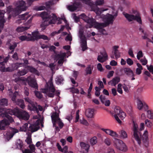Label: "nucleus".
<instances>
[{
  "label": "nucleus",
  "instance_id": "nucleus-1",
  "mask_svg": "<svg viewBox=\"0 0 153 153\" xmlns=\"http://www.w3.org/2000/svg\"><path fill=\"white\" fill-rule=\"evenodd\" d=\"M9 114L14 115L19 119L25 120H28L30 117L27 112L21 109H9L5 111L3 108H0V116L2 117H6L0 121V130H5L6 126H9L10 123L14 121L13 118Z\"/></svg>",
  "mask_w": 153,
  "mask_h": 153
},
{
  "label": "nucleus",
  "instance_id": "nucleus-2",
  "mask_svg": "<svg viewBox=\"0 0 153 153\" xmlns=\"http://www.w3.org/2000/svg\"><path fill=\"white\" fill-rule=\"evenodd\" d=\"M144 128V124L141 123L140 125V127L139 128L137 124L134 121H133V127L132 130L133 131L134 137L137 141L138 144L140 145L141 141H142L144 145L146 147L149 145L148 138V132L147 131H145L143 135L140 132Z\"/></svg>",
  "mask_w": 153,
  "mask_h": 153
},
{
  "label": "nucleus",
  "instance_id": "nucleus-3",
  "mask_svg": "<svg viewBox=\"0 0 153 153\" xmlns=\"http://www.w3.org/2000/svg\"><path fill=\"white\" fill-rule=\"evenodd\" d=\"M25 4V1L22 0L16 2V8H13L11 6L7 7V11L10 14L8 17V19H10L11 16L15 17L20 13L22 11L26 10L27 7L26 6Z\"/></svg>",
  "mask_w": 153,
  "mask_h": 153
},
{
  "label": "nucleus",
  "instance_id": "nucleus-4",
  "mask_svg": "<svg viewBox=\"0 0 153 153\" xmlns=\"http://www.w3.org/2000/svg\"><path fill=\"white\" fill-rule=\"evenodd\" d=\"M55 89L53 87L52 82H50L49 84L46 83L45 85V88L43 90L42 92L45 93L49 97H53L54 96Z\"/></svg>",
  "mask_w": 153,
  "mask_h": 153
},
{
  "label": "nucleus",
  "instance_id": "nucleus-5",
  "mask_svg": "<svg viewBox=\"0 0 153 153\" xmlns=\"http://www.w3.org/2000/svg\"><path fill=\"white\" fill-rule=\"evenodd\" d=\"M114 112L115 113L114 117L115 119L118 123H121V121L119 119L118 116L121 120H123L126 117L125 113L121 109L120 107L117 106L115 107Z\"/></svg>",
  "mask_w": 153,
  "mask_h": 153
},
{
  "label": "nucleus",
  "instance_id": "nucleus-6",
  "mask_svg": "<svg viewBox=\"0 0 153 153\" xmlns=\"http://www.w3.org/2000/svg\"><path fill=\"white\" fill-rule=\"evenodd\" d=\"M104 0H97L96 2V5H92L91 7V10L94 11L98 16H100L103 11L106 10V9L102 10L99 8L97 5H100L104 3Z\"/></svg>",
  "mask_w": 153,
  "mask_h": 153
},
{
  "label": "nucleus",
  "instance_id": "nucleus-7",
  "mask_svg": "<svg viewBox=\"0 0 153 153\" xmlns=\"http://www.w3.org/2000/svg\"><path fill=\"white\" fill-rule=\"evenodd\" d=\"M113 15L108 14V15H105L103 17V20L105 22V26H107L110 24H112L113 22V19L114 17H116L118 14V11H116L115 12H113Z\"/></svg>",
  "mask_w": 153,
  "mask_h": 153
},
{
  "label": "nucleus",
  "instance_id": "nucleus-8",
  "mask_svg": "<svg viewBox=\"0 0 153 153\" xmlns=\"http://www.w3.org/2000/svg\"><path fill=\"white\" fill-rule=\"evenodd\" d=\"M114 146L117 149L123 152L127 150V146L122 140L116 139L114 141Z\"/></svg>",
  "mask_w": 153,
  "mask_h": 153
},
{
  "label": "nucleus",
  "instance_id": "nucleus-9",
  "mask_svg": "<svg viewBox=\"0 0 153 153\" xmlns=\"http://www.w3.org/2000/svg\"><path fill=\"white\" fill-rule=\"evenodd\" d=\"M40 16L44 20L41 25V27H46L49 25L51 24L49 22V19L51 17L48 16L47 12L45 11L42 12L40 14Z\"/></svg>",
  "mask_w": 153,
  "mask_h": 153
},
{
  "label": "nucleus",
  "instance_id": "nucleus-10",
  "mask_svg": "<svg viewBox=\"0 0 153 153\" xmlns=\"http://www.w3.org/2000/svg\"><path fill=\"white\" fill-rule=\"evenodd\" d=\"M32 37H27L26 36H22L19 37V38H48L47 36L44 35H41L38 31H35L32 33Z\"/></svg>",
  "mask_w": 153,
  "mask_h": 153
},
{
  "label": "nucleus",
  "instance_id": "nucleus-11",
  "mask_svg": "<svg viewBox=\"0 0 153 153\" xmlns=\"http://www.w3.org/2000/svg\"><path fill=\"white\" fill-rule=\"evenodd\" d=\"M100 53L101 55L98 56L97 59L99 62H103L108 59V56L105 50L103 52H100Z\"/></svg>",
  "mask_w": 153,
  "mask_h": 153
},
{
  "label": "nucleus",
  "instance_id": "nucleus-12",
  "mask_svg": "<svg viewBox=\"0 0 153 153\" xmlns=\"http://www.w3.org/2000/svg\"><path fill=\"white\" fill-rule=\"evenodd\" d=\"M80 5V2H74L73 4L68 6L67 8L70 11L73 12L79 8Z\"/></svg>",
  "mask_w": 153,
  "mask_h": 153
},
{
  "label": "nucleus",
  "instance_id": "nucleus-13",
  "mask_svg": "<svg viewBox=\"0 0 153 153\" xmlns=\"http://www.w3.org/2000/svg\"><path fill=\"white\" fill-rule=\"evenodd\" d=\"M137 107L139 109L141 110L144 108L145 111L147 110L148 106L144 102H142L140 100H138L137 102Z\"/></svg>",
  "mask_w": 153,
  "mask_h": 153
},
{
  "label": "nucleus",
  "instance_id": "nucleus-14",
  "mask_svg": "<svg viewBox=\"0 0 153 153\" xmlns=\"http://www.w3.org/2000/svg\"><path fill=\"white\" fill-rule=\"evenodd\" d=\"M65 53H62L58 54L55 55V58L58 60V63L59 64H62L63 63L64 57L65 56Z\"/></svg>",
  "mask_w": 153,
  "mask_h": 153
},
{
  "label": "nucleus",
  "instance_id": "nucleus-15",
  "mask_svg": "<svg viewBox=\"0 0 153 153\" xmlns=\"http://www.w3.org/2000/svg\"><path fill=\"white\" fill-rule=\"evenodd\" d=\"M28 83L31 87L36 89L38 88V85L35 79L30 78L28 79Z\"/></svg>",
  "mask_w": 153,
  "mask_h": 153
},
{
  "label": "nucleus",
  "instance_id": "nucleus-16",
  "mask_svg": "<svg viewBox=\"0 0 153 153\" xmlns=\"http://www.w3.org/2000/svg\"><path fill=\"white\" fill-rule=\"evenodd\" d=\"M51 118L53 126H54L56 125L57 121L60 119L59 118L58 114L56 112L53 114L51 116Z\"/></svg>",
  "mask_w": 153,
  "mask_h": 153
},
{
  "label": "nucleus",
  "instance_id": "nucleus-17",
  "mask_svg": "<svg viewBox=\"0 0 153 153\" xmlns=\"http://www.w3.org/2000/svg\"><path fill=\"white\" fill-rule=\"evenodd\" d=\"M120 78L118 76H116L108 82L109 85L115 86L120 81Z\"/></svg>",
  "mask_w": 153,
  "mask_h": 153
},
{
  "label": "nucleus",
  "instance_id": "nucleus-18",
  "mask_svg": "<svg viewBox=\"0 0 153 153\" xmlns=\"http://www.w3.org/2000/svg\"><path fill=\"white\" fill-rule=\"evenodd\" d=\"M122 71L126 75L129 77L135 76L132 70L129 68H125L122 69Z\"/></svg>",
  "mask_w": 153,
  "mask_h": 153
},
{
  "label": "nucleus",
  "instance_id": "nucleus-19",
  "mask_svg": "<svg viewBox=\"0 0 153 153\" xmlns=\"http://www.w3.org/2000/svg\"><path fill=\"white\" fill-rule=\"evenodd\" d=\"M28 13L26 12L24 14L19 15V16L20 19L17 20L16 22H18L20 20H25L26 21L29 17L31 16Z\"/></svg>",
  "mask_w": 153,
  "mask_h": 153
},
{
  "label": "nucleus",
  "instance_id": "nucleus-20",
  "mask_svg": "<svg viewBox=\"0 0 153 153\" xmlns=\"http://www.w3.org/2000/svg\"><path fill=\"white\" fill-rule=\"evenodd\" d=\"M86 39H80L81 47L82 48V50L84 51L88 48L87 46Z\"/></svg>",
  "mask_w": 153,
  "mask_h": 153
},
{
  "label": "nucleus",
  "instance_id": "nucleus-21",
  "mask_svg": "<svg viewBox=\"0 0 153 153\" xmlns=\"http://www.w3.org/2000/svg\"><path fill=\"white\" fill-rule=\"evenodd\" d=\"M94 109L89 108L87 109L85 111V114L88 118H92L93 117Z\"/></svg>",
  "mask_w": 153,
  "mask_h": 153
},
{
  "label": "nucleus",
  "instance_id": "nucleus-22",
  "mask_svg": "<svg viewBox=\"0 0 153 153\" xmlns=\"http://www.w3.org/2000/svg\"><path fill=\"white\" fill-rule=\"evenodd\" d=\"M118 48L119 46H114L113 47L112 53H114L116 59L119 58L120 56V53L118 50Z\"/></svg>",
  "mask_w": 153,
  "mask_h": 153
},
{
  "label": "nucleus",
  "instance_id": "nucleus-23",
  "mask_svg": "<svg viewBox=\"0 0 153 153\" xmlns=\"http://www.w3.org/2000/svg\"><path fill=\"white\" fill-rule=\"evenodd\" d=\"M47 15L48 16H50L51 17L49 19L50 23L51 24L55 23L56 22L57 20V16L54 13H52L51 15H50L47 13Z\"/></svg>",
  "mask_w": 153,
  "mask_h": 153
},
{
  "label": "nucleus",
  "instance_id": "nucleus-24",
  "mask_svg": "<svg viewBox=\"0 0 153 153\" xmlns=\"http://www.w3.org/2000/svg\"><path fill=\"white\" fill-rule=\"evenodd\" d=\"M31 107H30V106L28 105V107H30L31 111H36V113H39V110L38 108V105L36 102H33L32 104H31Z\"/></svg>",
  "mask_w": 153,
  "mask_h": 153
},
{
  "label": "nucleus",
  "instance_id": "nucleus-25",
  "mask_svg": "<svg viewBox=\"0 0 153 153\" xmlns=\"http://www.w3.org/2000/svg\"><path fill=\"white\" fill-rule=\"evenodd\" d=\"M26 68H28L29 71L30 72L33 73L37 76H39V73L38 71L33 66H27Z\"/></svg>",
  "mask_w": 153,
  "mask_h": 153
},
{
  "label": "nucleus",
  "instance_id": "nucleus-26",
  "mask_svg": "<svg viewBox=\"0 0 153 153\" xmlns=\"http://www.w3.org/2000/svg\"><path fill=\"white\" fill-rule=\"evenodd\" d=\"M8 105V100L5 98H3L0 100V108H3L4 110L5 111H7L8 109H6L3 107H1V106H7Z\"/></svg>",
  "mask_w": 153,
  "mask_h": 153
},
{
  "label": "nucleus",
  "instance_id": "nucleus-27",
  "mask_svg": "<svg viewBox=\"0 0 153 153\" xmlns=\"http://www.w3.org/2000/svg\"><path fill=\"white\" fill-rule=\"evenodd\" d=\"M29 128L31 129L32 132H34L37 131L40 128L39 124H30V126H29Z\"/></svg>",
  "mask_w": 153,
  "mask_h": 153
},
{
  "label": "nucleus",
  "instance_id": "nucleus-28",
  "mask_svg": "<svg viewBox=\"0 0 153 153\" xmlns=\"http://www.w3.org/2000/svg\"><path fill=\"white\" fill-rule=\"evenodd\" d=\"M9 59L8 57L4 58V56H0V65L4 66Z\"/></svg>",
  "mask_w": 153,
  "mask_h": 153
},
{
  "label": "nucleus",
  "instance_id": "nucleus-29",
  "mask_svg": "<svg viewBox=\"0 0 153 153\" xmlns=\"http://www.w3.org/2000/svg\"><path fill=\"white\" fill-rule=\"evenodd\" d=\"M23 65V63L16 62L13 64L11 65V67L13 71L17 69L19 67L22 66Z\"/></svg>",
  "mask_w": 153,
  "mask_h": 153
},
{
  "label": "nucleus",
  "instance_id": "nucleus-30",
  "mask_svg": "<svg viewBox=\"0 0 153 153\" xmlns=\"http://www.w3.org/2000/svg\"><path fill=\"white\" fill-rule=\"evenodd\" d=\"M16 104L19 106L20 107L23 109L25 108V105L24 101L22 99H17L15 102Z\"/></svg>",
  "mask_w": 153,
  "mask_h": 153
},
{
  "label": "nucleus",
  "instance_id": "nucleus-31",
  "mask_svg": "<svg viewBox=\"0 0 153 153\" xmlns=\"http://www.w3.org/2000/svg\"><path fill=\"white\" fill-rule=\"evenodd\" d=\"M10 133L8 135V137L10 138H11L16 133L18 132V129L11 128H10Z\"/></svg>",
  "mask_w": 153,
  "mask_h": 153
},
{
  "label": "nucleus",
  "instance_id": "nucleus-32",
  "mask_svg": "<svg viewBox=\"0 0 153 153\" xmlns=\"http://www.w3.org/2000/svg\"><path fill=\"white\" fill-rule=\"evenodd\" d=\"M80 145L82 149L84 150L86 152H88L90 147L89 145L86 144L83 142H81Z\"/></svg>",
  "mask_w": 153,
  "mask_h": 153
},
{
  "label": "nucleus",
  "instance_id": "nucleus-33",
  "mask_svg": "<svg viewBox=\"0 0 153 153\" xmlns=\"http://www.w3.org/2000/svg\"><path fill=\"white\" fill-rule=\"evenodd\" d=\"M1 66V67H0V70L1 71L3 72H12L13 71V70L12 69L11 66L7 68H5L4 66Z\"/></svg>",
  "mask_w": 153,
  "mask_h": 153
},
{
  "label": "nucleus",
  "instance_id": "nucleus-34",
  "mask_svg": "<svg viewBox=\"0 0 153 153\" xmlns=\"http://www.w3.org/2000/svg\"><path fill=\"white\" fill-rule=\"evenodd\" d=\"M123 14L129 22H131L133 20H134L135 18V16L133 15L129 14L127 13Z\"/></svg>",
  "mask_w": 153,
  "mask_h": 153
},
{
  "label": "nucleus",
  "instance_id": "nucleus-35",
  "mask_svg": "<svg viewBox=\"0 0 153 153\" xmlns=\"http://www.w3.org/2000/svg\"><path fill=\"white\" fill-rule=\"evenodd\" d=\"M93 69V66L91 65H89L86 68L85 71L86 73V75L89 74L91 75L92 74V71Z\"/></svg>",
  "mask_w": 153,
  "mask_h": 153
},
{
  "label": "nucleus",
  "instance_id": "nucleus-36",
  "mask_svg": "<svg viewBox=\"0 0 153 153\" xmlns=\"http://www.w3.org/2000/svg\"><path fill=\"white\" fill-rule=\"evenodd\" d=\"M96 22L94 19L91 18H89L88 17V18L85 21V22L89 24L91 26H93L94 24Z\"/></svg>",
  "mask_w": 153,
  "mask_h": 153
},
{
  "label": "nucleus",
  "instance_id": "nucleus-37",
  "mask_svg": "<svg viewBox=\"0 0 153 153\" xmlns=\"http://www.w3.org/2000/svg\"><path fill=\"white\" fill-rule=\"evenodd\" d=\"M105 24H104V23H100L95 22L93 26L95 28L99 29L101 27H106L105 26Z\"/></svg>",
  "mask_w": 153,
  "mask_h": 153
},
{
  "label": "nucleus",
  "instance_id": "nucleus-38",
  "mask_svg": "<svg viewBox=\"0 0 153 153\" xmlns=\"http://www.w3.org/2000/svg\"><path fill=\"white\" fill-rule=\"evenodd\" d=\"M64 79L61 76H59L56 77V82L57 84H61L64 81Z\"/></svg>",
  "mask_w": 153,
  "mask_h": 153
},
{
  "label": "nucleus",
  "instance_id": "nucleus-39",
  "mask_svg": "<svg viewBox=\"0 0 153 153\" xmlns=\"http://www.w3.org/2000/svg\"><path fill=\"white\" fill-rule=\"evenodd\" d=\"M10 41H8V42H9V49L10 50H14L15 48L17 47V44H19V43H16L14 42L13 43V45H12L11 43H10Z\"/></svg>",
  "mask_w": 153,
  "mask_h": 153
},
{
  "label": "nucleus",
  "instance_id": "nucleus-40",
  "mask_svg": "<svg viewBox=\"0 0 153 153\" xmlns=\"http://www.w3.org/2000/svg\"><path fill=\"white\" fill-rule=\"evenodd\" d=\"M97 142V138L96 137L94 136L90 139V143L91 145L94 146L96 144Z\"/></svg>",
  "mask_w": 153,
  "mask_h": 153
},
{
  "label": "nucleus",
  "instance_id": "nucleus-41",
  "mask_svg": "<svg viewBox=\"0 0 153 153\" xmlns=\"http://www.w3.org/2000/svg\"><path fill=\"white\" fill-rule=\"evenodd\" d=\"M29 27H18L16 29V31L18 32H22L26 30L29 28Z\"/></svg>",
  "mask_w": 153,
  "mask_h": 153
},
{
  "label": "nucleus",
  "instance_id": "nucleus-42",
  "mask_svg": "<svg viewBox=\"0 0 153 153\" xmlns=\"http://www.w3.org/2000/svg\"><path fill=\"white\" fill-rule=\"evenodd\" d=\"M28 72L27 70L24 69L22 70H19L18 72V74L20 76H23L25 75Z\"/></svg>",
  "mask_w": 153,
  "mask_h": 153
},
{
  "label": "nucleus",
  "instance_id": "nucleus-43",
  "mask_svg": "<svg viewBox=\"0 0 153 153\" xmlns=\"http://www.w3.org/2000/svg\"><path fill=\"white\" fill-rule=\"evenodd\" d=\"M120 134L121 137L123 138H126L127 137V134L124 130H121L120 131Z\"/></svg>",
  "mask_w": 153,
  "mask_h": 153
},
{
  "label": "nucleus",
  "instance_id": "nucleus-44",
  "mask_svg": "<svg viewBox=\"0 0 153 153\" xmlns=\"http://www.w3.org/2000/svg\"><path fill=\"white\" fill-rule=\"evenodd\" d=\"M28 124L27 123L24 124L23 125L20 127V129L21 131L25 132L27 131L28 128Z\"/></svg>",
  "mask_w": 153,
  "mask_h": 153
},
{
  "label": "nucleus",
  "instance_id": "nucleus-45",
  "mask_svg": "<svg viewBox=\"0 0 153 153\" xmlns=\"http://www.w3.org/2000/svg\"><path fill=\"white\" fill-rule=\"evenodd\" d=\"M147 117L150 119H152L153 118V111L149 110L147 111Z\"/></svg>",
  "mask_w": 153,
  "mask_h": 153
},
{
  "label": "nucleus",
  "instance_id": "nucleus-46",
  "mask_svg": "<svg viewBox=\"0 0 153 153\" xmlns=\"http://www.w3.org/2000/svg\"><path fill=\"white\" fill-rule=\"evenodd\" d=\"M18 94V92L17 91H15L12 97L11 100L14 102H15L16 101V96Z\"/></svg>",
  "mask_w": 153,
  "mask_h": 153
},
{
  "label": "nucleus",
  "instance_id": "nucleus-47",
  "mask_svg": "<svg viewBox=\"0 0 153 153\" xmlns=\"http://www.w3.org/2000/svg\"><path fill=\"white\" fill-rule=\"evenodd\" d=\"M135 18L134 20H136L140 24H142V21L140 15L135 16Z\"/></svg>",
  "mask_w": 153,
  "mask_h": 153
},
{
  "label": "nucleus",
  "instance_id": "nucleus-48",
  "mask_svg": "<svg viewBox=\"0 0 153 153\" xmlns=\"http://www.w3.org/2000/svg\"><path fill=\"white\" fill-rule=\"evenodd\" d=\"M28 59H32L35 62L37 63L38 64H42L43 65H45V63L44 62H41L38 60L35 59L34 58H31L28 57Z\"/></svg>",
  "mask_w": 153,
  "mask_h": 153
},
{
  "label": "nucleus",
  "instance_id": "nucleus-49",
  "mask_svg": "<svg viewBox=\"0 0 153 153\" xmlns=\"http://www.w3.org/2000/svg\"><path fill=\"white\" fill-rule=\"evenodd\" d=\"M29 147L30 149V150L33 153L35 152L36 150L35 147L33 144H31L29 145Z\"/></svg>",
  "mask_w": 153,
  "mask_h": 153
},
{
  "label": "nucleus",
  "instance_id": "nucleus-50",
  "mask_svg": "<svg viewBox=\"0 0 153 153\" xmlns=\"http://www.w3.org/2000/svg\"><path fill=\"white\" fill-rule=\"evenodd\" d=\"M16 146L18 148L22 151V147L23 146V143L22 142L20 141L19 143H17Z\"/></svg>",
  "mask_w": 153,
  "mask_h": 153
},
{
  "label": "nucleus",
  "instance_id": "nucleus-51",
  "mask_svg": "<svg viewBox=\"0 0 153 153\" xmlns=\"http://www.w3.org/2000/svg\"><path fill=\"white\" fill-rule=\"evenodd\" d=\"M25 101L26 102H27L29 103L30 104H31L33 102V101L30 98L27 96L26 97H25L24 98Z\"/></svg>",
  "mask_w": 153,
  "mask_h": 153
},
{
  "label": "nucleus",
  "instance_id": "nucleus-52",
  "mask_svg": "<svg viewBox=\"0 0 153 153\" xmlns=\"http://www.w3.org/2000/svg\"><path fill=\"white\" fill-rule=\"evenodd\" d=\"M145 123L146 125L148 127H151L152 125V123L148 119L145 120Z\"/></svg>",
  "mask_w": 153,
  "mask_h": 153
},
{
  "label": "nucleus",
  "instance_id": "nucleus-53",
  "mask_svg": "<svg viewBox=\"0 0 153 153\" xmlns=\"http://www.w3.org/2000/svg\"><path fill=\"white\" fill-rule=\"evenodd\" d=\"M46 8L45 6H41L39 7H35V10L37 11L42 10H44Z\"/></svg>",
  "mask_w": 153,
  "mask_h": 153
},
{
  "label": "nucleus",
  "instance_id": "nucleus-54",
  "mask_svg": "<svg viewBox=\"0 0 153 153\" xmlns=\"http://www.w3.org/2000/svg\"><path fill=\"white\" fill-rule=\"evenodd\" d=\"M6 22V21L4 19H0V27L2 28H3L4 24Z\"/></svg>",
  "mask_w": 153,
  "mask_h": 153
},
{
  "label": "nucleus",
  "instance_id": "nucleus-55",
  "mask_svg": "<svg viewBox=\"0 0 153 153\" xmlns=\"http://www.w3.org/2000/svg\"><path fill=\"white\" fill-rule=\"evenodd\" d=\"M140 60V61L143 65H146L147 63V60L145 58L141 59Z\"/></svg>",
  "mask_w": 153,
  "mask_h": 153
},
{
  "label": "nucleus",
  "instance_id": "nucleus-56",
  "mask_svg": "<svg viewBox=\"0 0 153 153\" xmlns=\"http://www.w3.org/2000/svg\"><path fill=\"white\" fill-rule=\"evenodd\" d=\"M104 143L107 145L109 146L111 144V140L108 138H106L104 140Z\"/></svg>",
  "mask_w": 153,
  "mask_h": 153
},
{
  "label": "nucleus",
  "instance_id": "nucleus-57",
  "mask_svg": "<svg viewBox=\"0 0 153 153\" xmlns=\"http://www.w3.org/2000/svg\"><path fill=\"white\" fill-rule=\"evenodd\" d=\"M24 89V94L25 96H27V97L29 95V89L28 88H27V87H25Z\"/></svg>",
  "mask_w": 153,
  "mask_h": 153
},
{
  "label": "nucleus",
  "instance_id": "nucleus-58",
  "mask_svg": "<svg viewBox=\"0 0 153 153\" xmlns=\"http://www.w3.org/2000/svg\"><path fill=\"white\" fill-rule=\"evenodd\" d=\"M143 56V54L141 51H139L137 53V58L138 60H140V58Z\"/></svg>",
  "mask_w": 153,
  "mask_h": 153
},
{
  "label": "nucleus",
  "instance_id": "nucleus-59",
  "mask_svg": "<svg viewBox=\"0 0 153 153\" xmlns=\"http://www.w3.org/2000/svg\"><path fill=\"white\" fill-rule=\"evenodd\" d=\"M35 94L36 96L39 98L41 99L42 98V95L38 91H35Z\"/></svg>",
  "mask_w": 153,
  "mask_h": 153
},
{
  "label": "nucleus",
  "instance_id": "nucleus-60",
  "mask_svg": "<svg viewBox=\"0 0 153 153\" xmlns=\"http://www.w3.org/2000/svg\"><path fill=\"white\" fill-rule=\"evenodd\" d=\"M25 142H27L28 144H31L32 143L31 137H28L25 140Z\"/></svg>",
  "mask_w": 153,
  "mask_h": 153
},
{
  "label": "nucleus",
  "instance_id": "nucleus-61",
  "mask_svg": "<svg viewBox=\"0 0 153 153\" xmlns=\"http://www.w3.org/2000/svg\"><path fill=\"white\" fill-rule=\"evenodd\" d=\"M57 122L58 123V126H59L60 128L61 129L62 128L63 126H64V123L62 121L61 119L60 120H59L57 121Z\"/></svg>",
  "mask_w": 153,
  "mask_h": 153
},
{
  "label": "nucleus",
  "instance_id": "nucleus-62",
  "mask_svg": "<svg viewBox=\"0 0 153 153\" xmlns=\"http://www.w3.org/2000/svg\"><path fill=\"white\" fill-rule=\"evenodd\" d=\"M110 135L114 137H117L118 135L115 132L111 130V131Z\"/></svg>",
  "mask_w": 153,
  "mask_h": 153
},
{
  "label": "nucleus",
  "instance_id": "nucleus-63",
  "mask_svg": "<svg viewBox=\"0 0 153 153\" xmlns=\"http://www.w3.org/2000/svg\"><path fill=\"white\" fill-rule=\"evenodd\" d=\"M146 66L147 67L148 70L152 74H153V66L152 65H150L149 66L148 65H147Z\"/></svg>",
  "mask_w": 153,
  "mask_h": 153
},
{
  "label": "nucleus",
  "instance_id": "nucleus-64",
  "mask_svg": "<svg viewBox=\"0 0 153 153\" xmlns=\"http://www.w3.org/2000/svg\"><path fill=\"white\" fill-rule=\"evenodd\" d=\"M99 98L100 99L102 103L104 104L105 101V97L101 95L100 96Z\"/></svg>",
  "mask_w": 153,
  "mask_h": 153
}]
</instances>
